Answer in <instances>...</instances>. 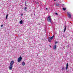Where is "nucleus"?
I'll return each mask as SVG.
<instances>
[{
  "label": "nucleus",
  "mask_w": 73,
  "mask_h": 73,
  "mask_svg": "<svg viewBox=\"0 0 73 73\" xmlns=\"http://www.w3.org/2000/svg\"><path fill=\"white\" fill-rule=\"evenodd\" d=\"M64 11H65V10H66V9H63Z\"/></svg>",
  "instance_id": "nucleus-24"
},
{
  "label": "nucleus",
  "mask_w": 73,
  "mask_h": 73,
  "mask_svg": "<svg viewBox=\"0 0 73 73\" xmlns=\"http://www.w3.org/2000/svg\"><path fill=\"white\" fill-rule=\"evenodd\" d=\"M25 4L26 6L27 5V3L26 2H25Z\"/></svg>",
  "instance_id": "nucleus-19"
},
{
  "label": "nucleus",
  "mask_w": 73,
  "mask_h": 73,
  "mask_svg": "<svg viewBox=\"0 0 73 73\" xmlns=\"http://www.w3.org/2000/svg\"><path fill=\"white\" fill-rule=\"evenodd\" d=\"M60 5V4H59V3H56V6H58V5Z\"/></svg>",
  "instance_id": "nucleus-9"
},
{
  "label": "nucleus",
  "mask_w": 73,
  "mask_h": 73,
  "mask_svg": "<svg viewBox=\"0 0 73 73\" xmlns=\"http://www.w3.org/2000/svg\"><path fill=\"white\" fill-rule=\"evenodd\" d=\"M14 64V61L12 60L11 61L10 63V66H9V70H12V67H13V65Z\"/></svg>",
  "instance_id": "nucleus-1"
},
{
  "label": "nucleus",
  "mask_w": 73,
  "mask_h": 73,
  "mask_svg": "<svg viewBox=\"0 0 73 73\" xmlns=\"http://www.w3.org/2000/svg\"><path fill=\"white\" fill-rule=\"evenodd\" d=\"M47 21L48 22H49L52 23V21H51V18L50 17V16H49L47 18Z\"/></svg>",
  "instance_id": "nucleus-2"
},
{
  "label": "nucleus",
  "mask_w": 73,
  "mask_h": 73,
  "mask_svg": "<svg viewBox=\"0 0 73 73\" xmlns=\"http://www.w3.org/2000/svg\"><path fill=\"white\" fill-rule=\"evenodd\" d=\"M22 60V57H21V56H20L18 59V62H20Z\"/></svg>",
  "instance_id": "nucleus-4"
},
{
  "label": "nucleus",
  "mask_w": 73,
  "mask_h": 73,
  "mask_svg": "<svg viewBox=\"0 0 73 73\" xmlns=\"http://www.w3.org/2000/svg\"><path fill=\"white\" fill-rule=\"evenodd\" d=\"M25 11H28V10H27L26 9H25Z\"/></svg>",
  "instance_id": "nucleus-21"
},
{
  "label": "nucleus",
  "mask_w": 73,
  "mask_h": 73,
  "mask_svg": "<svg viewBox=\"0 0 73 73\" xmlns=\"http://www.w3.org/2000/svg\"><path fill=\"white\" fill-rule=\"evenodd\" d=\"M3 27V25H1V27Z\"/></svg>",
  "instance_id": "nucleus-22"
},
{
  "label": "nucleus",
  "mask_w": 73,
  "mask_h": 73,
  "mask_svg": "<svg viewBox=\"0 0 73 73\" xmlns=\"http://www.w3.org/2000/svg\"><path fill=\"white\" fill-rule=\"evenodd\" d=\"M48 41L49 42H51V40H52V39H51V38H50V37H48Z\"/></svg>",
  "instance_id": "nucleus-5"
},
{
  "label": "nucleus",
  "mask_w": 73,
  "mask_h": 73,
  "mask_svg": "<svg viewBox=\"0 0 73 73\" xmlns=\"http://www.w3.org/2000/svg\"><path fill=\"white\" fill-rule=\"evenodd\" d=\"M67 13L69 18H71L72 16H71V14H70V12H68Z\"/></svg>",
  "instance_id": "nucleus-3"
},
{
  "label": "nucleus",
  "mask_w": 73,
  "mask_h": 73,
  "mask_svg": "<svg viewBox=\"0 0 73 73\" xmlns=\"http://www.w3.org/2000/svg\"><path fill=\"white\" fill-rule=\"evenodd\" d=\"M30 11H31V10H30Z\"/></svg>",
  "instance_id": "nucleus-29"
},
{
  "label": "nucleus",
  "mask_w": 73,
  "mask_h": 73,
  "mask_svg": "<svg viewBox=\"0 0 73 73\" xmlns=\"http://www.w3.org/2000/svg\"><path fill=\"white\" fill-rule=\"evenodd\" d=\"M27 9V7H25L24 9Z\"/></svg>",
  "instance_id": "nucleus-15"
},
{
  "label": "nucleus",
  "mask_w": 73,
  "mask_h": 73,
  "mask_svg": "<svg viewBox=\"0 0 73 73\" xmlns=\"http://www.w3.org/2000/svg\"><path fill=\"white\" fill-rule=\"evenodd\" d=\"M50 47H51V46H50Z\"/></svg>",
  "instance_id": "nucleus-26"
},
{
  "label": "nucleus",
  "mask_w": 73,
  "mask_h": 73,
  "mask_svg": "<svg viewBox=\"0 0 73 73\" xmlns=\"http://www.w3.org/2000/svg\"><path fill=\"white\" fill-rule=\"evenodd\" d=\"M34 15H35V14H34Z\"/></svg>",
  "instance_id": "nucleus-28"
},
{
  "label": "nucleus",
  "mask_w": 73,
  "mask_h": 73,
  "mask_svg": "<svg viewBox=\"0 0 73 73\" xmlns=\"http://www.w3.org/2000/svg\"><path fill=\"white\" fill-rule=\"evenodd\" d=\"M37 4H38V5H39V3H37Z\"/></svg>",
  "instance_id": "nucleus-23"
},
{
  "label": "nucleus",
  "mask_w": 73,
  "mask_h": 73,
  "mask_svg": "<svg viewBox=\"0 0 73 73\" xmlns=\"http://www.w3.org/2000/svg\"><path fill=\"white\" fill-rule=\"evenodd\" d=\"M57 48V46H56V45H55L54 46V47L53 48L54 49H56V48Z\"/></svg>",
  "instance_id": "nucleus-12"
},
{
  "label": "nucleus",
  "mask_w": 73,
  "mask_h": 73,
  "mask_svg": "<svg viewBox=\"0 0 73 73\" xmlns=\"http://www.w3.org/2000/svg\"><path fill=\"white\" fill-rule=\"evenodd\" d=\"M68 63H67L66 64V70H67V69H68Z\"/></svg>",
  "instance_id": "nucleus-6"
},
{
  "label": "nucleus",
  "mask_w": 73,
  "mask_h": 73,
  "mask_svg": "<svg viewBox=\"0 0 73 73\" xmlns=\"http://www.w3.org/2000/svg\"><path fill=\"white\" fill-rule=\"evenodd\" d=\"M23 14H21V16H23Z\"/></svg>",
  "instance_id": "nucleus-20"
},
{
  "label": "nucleus",
  "mask_w": 73,
  "mask_h": 73,
  "mask_svg": "<svg viewBox=\"0 0 73 73\" xmlns=\"http://www.w3.org/2000/svg\"><path fill=\"white\" fill-rule=\"evenodd\" d=\"M54 1H56V0H54Z\"/></svg>",
  "instance_id": "nucleus-27"
},
{
  "label": "nucleus",
  "mask_w": 73,
  "mask_h": 73,
  "mask_svg": "<svg viewBox=\"0 0 73 73\" xmlns=\"http://www.w3.org/2000/svg\"><path fill=\"white\" fill-rule=\"evenodd\" d=\"M8 14H7L6 16V19H7V18H8Z\"/></svg>",
  "instance_id": "nucleus-14"
},
{
  "label": "nucleus",
  "mask_w": 73,
  "mask_h": 73,
  "mask_svg": "<svg viewBox=\"0 0 73 73\" xmlns=\"http://www.w3.org/2000/svg\"><path fill=\"white\" fill-rule=\"evenodd\" d=\"M46 9H47V8H46Z\"/></svg>",
  "instance_id": "nucleus-25"
},
{
  "label": "nucleus",
  "mask_w": 73,
  "mask_h": 73,
  "mask_svg": "<svg viewBox=\"0 0 73 73\" xmlns=\"http://www.w3.org/2000/svg\"><path fill=\"white\" fill-rule=\"evenodd\" d=\"M57 43H58V42H55V44H57Z\"/></svg>",
  "instance_id": "nucleus-18"
},
{
  "label": "nucleus",
  "mask_w": 73,
  "mask_h": 73,
  "mask_svg": "<svg viewBox=\"0 0 73 73\" xmlns=\"http://www.w3.org/2000/svg\"><path fill=\"white\" fill-rule=\"evenodd\" d=\"M22 65L23 66H24V65H25V62H22Z\"/></svg>",
  "instance_id": "nucleus-7"
},
{
  "label": "nucleus",
  "mask_w": 73,
  "mask_h": 73,
  "mask_svg": "<svg viewBox=\"0 0 73 73\" xmlns=\"http://www.w3.org/2000/svg\"><path fill=\"white\" fill-rule=\"evenodd\" d=\"M66 27H65L64 29V32H65V31H66Z\"/></svg>",
  "instance_id": "nucleus-8"
},
{
  "label": "nucleus",
  "mask_w": 73,
  "mask_h": 73,
  "mask_svg": "<svg viewBox=\"0 0 73 73\" xmlns=\"http://www.w3.org/2000/svg\"><path fill=\"white\" fill-rule=\"evenodd\" d=\"M53 37H54V35H53L50 38L51 39V40H52L53 38Z\"/></svg>",
  "instance_id": "nucleus-13"
},
{
  "label": "nucleus",
  "mask_w": 73,
  "mask_h": 73,
  "mask_svg": "<svg viewBox=\"0 0 73 73\" xmlns=\"http://www.w3.org/2000/svg\"><path fill=\"white\" fill-rule=\"evenodd\" d=\"M65 69V68H64V67H62V70H64Z\"/></svg>",
  "instance_id": "nucleus-10"
},
{
  "label": "nucleus",
  "mask_w": 73,
  "mask_h": 73,
  "mask_svg": "<svg viewBox=\"0 0 73 73\" xmlns=\"http://www.w3.org/2000/svg\"><path fill=\"white\" fill-rule=\"evenodd\" d=\"M19 23H20V24H23V21L21 20V21H20L19 22Z\"/></svg>",
  "instance_id": "nucleus-11"
},
{
  "label": "nucleus",
  "mask_w": 73,
  "mask_h": 73,
  "mask_svg": "<svg viewBox=\"0 0 73 73\" xmlns=\"http://www.w3.org/2000/svg\"><path fill=\"white\" fill-rule=\"evenodd\" d=\"M62 9H66V8H63Z\"/></svg>",
  "instance_id": "nucleus-17"
},
{
  "label": "nucleus",
  "mask_w": 73,
  "mask_h": 73,
  "mask_svg": "<svg viewBox=\"0 0 73 73\" xmlns=\"http://www.w3.org/2000/svg\"><path fill=\"white\" fill-rule=\"evenodd\" d=\"M55 15H58V14L57 13H55Z\"/></svg>",
  "instance_id": "nucleus-16"
}]
</instances>
